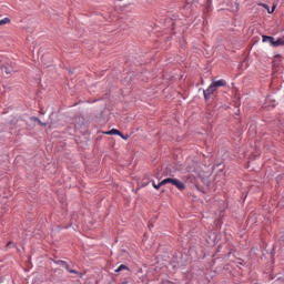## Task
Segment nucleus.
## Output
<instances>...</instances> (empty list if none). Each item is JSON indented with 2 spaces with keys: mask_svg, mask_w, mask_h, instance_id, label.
Returning <instances> with one entry per match:
<instances>
[{
  "mask_svg": "<svg viewBox=\"0 0 284 284\" xmlns=\"http://www.w3.org/2000/svg\"><path fill=\"white\" fill-rule=\"evenodd\" d=\"M55 263H58V264H59V263H62V266H63L64 268H67L68 272L71 273V274H79L78 271L70 268V266H69V264L67 263V261L58 260V261H55Z\"/></svg>",
  "mask_w": 284,
  "mask_h": 284,
  "instance_id": "3",
  "label": "nucleus"
},
{
  "mask_svg": "<svg viewBox=\"0 0 284 284\" xmlns=\"http://www.w3.org/2000/svg\"><path fill=\"white\" fill-rule=\"evenodd\" d=\"M10 22H11L10 18H3L2 20H0V26L10 24Z\"/></svg>",
  "mask_w": 284,
  "mask_h": 284,
  "instance_id": "10",
  "label": "nucleus"
},
{
  "mask_svg": "<svg viewBox=\"0 0 284 284\" xmlns=\"http://www.w3.org/2000/svg\"><path fill=\"white\" fill-rule=\"evenodd\" d=\"M215 85V90L220 89L221 87H225L227 82L225 80H219V81H213Z\"/></svg>",
  "mask_w": 284,
  "mask_h": 284,
  "instance_id": "4",
  "label": "nucleus"
},
{
  "mask_svg": "<svg viewBox=\"0 0 284 284\" xmlns=\"http://www.w3.org/2000/svg\"><path fill=\"white\" fill-rule=\"evenodd\" d=\"M260 6H261L262 8H264V9H266L268 14L274 13V11H275V9H276V7L273 6V8H272V10H271V8H270L267 4H264L263 2H261Z\"/></svg>",
  "mask_w": 284,
  "mask_h": 284,
  "instance_id": "6",
  "label": "nucleus"
},
{
  "mask_svg": "<svg viewBox=\"0 0 284 284\" xmlns=\"http://www.w3.org/2000/svg\"><path fill=\"white\" fill-rule=\"evenodd\" d=\"M262 41H263V42H270L271 45L273 47L274 38H273V37L263 36V37H262Z\"/></svg>",
  "mask_w": 284,
  "mask_h": 284,
  "instance_id": "8",
  "label": "nucleus"
},
{
  "mask_svg": "<svg viewBox=\"0 0 284 284\" xmlns=\"http://www.w3.org/2000/svg\"><path fill=\"white\" fill-rule=\"evenodd\" d=\"M1 71L4 72V73H7V74H11V73L13 72V70L10 69V68L7 67V65H2V67H1Z\"/></svg>",
  "mask_w": 284,
  "mask_h": 284,
  "instance_id": "9",
  "label": "nucleus"
},
{
  "mask_svg": "<svg viewBox=\"0 0 284 284\" xmlns=\"http://www.w3.org/2000/svg\"><path fill=\"white\" fill-rule=\"evenodd\" d=\"M273 47H284V39L278 38L277 40L273 39Z\"/></svg>",
  "mask_w": 284,
  "mask_h": 284,
  "instance_id": "7",
  "label": "nucleus"
},
{
  "mask_svg": "<svg viewBox=\"0 0 284 284\" xmlns=\"http://www.w3.org/2000/svg\"><path fill=\"white\" fill-rule=\"evenodd\" d=\"M58 265H61V266H63V263H58Z\"/></svg>",
  "mask_w": 284,
  "mask_h": 284,
  "instance_id": "16",
  "label": "nucleus"
},
{
  "mask_svg": "<svg viewBox=\"0 0 284 284\" xmlns=\"http://www.w3.org/2000/svg\"><path fill=\"white\" fill-rule=\"evenodd\" d=\"M215 91H216V85H215L214 80H213L212 84L209 85V88L203 91L204 100H209V98H211L212 94H214Z\"/></svg>",
  "mask_w": 284,
  "mask_h": 284,
  "instance_id": "2",
  "label": "nucleus"
},
{
  "mask_svg": "<svg viewBox=\"0 0 284 284\" xmlns=\"http://www.w3.org/2000/svg\"><path fill=\"white\" fill-rule=\"evenodd\" d=\"M169 183H171V185L178 187L179 190L186 189V185L183 182H181V180L173 179V178H166V179L162 180L161 185H168Z\"/></svg>",
  "mask_w": 284,
  "mask_h": 284,
  "instance_id": "1",
  "label": "nucleus"
},
{
  "mask_svg": "<svg viewBox=\"0 0 284 284\" xmlns=\"http://www.w3.org/2000/svg\"><path fill=\"white\" fill-rule=\"evenodd\" d=\"M104 134L106 135H122L121 131L118 129H112L110 131H105Z\"/></svg>",
  "mask_w": 284,
  "mask_h": 284,
  "instance_id": "5",
  "label": "nucleus"
},
{
  "mask_svg": "<svg viewBox=\"0 0 284 284\" xmlns=\"http://www.w3.org/2000/svg\"><path fill=\"white\" fill-rule=\"evenodd\" d=\"M123 270H129V268H128V265L121 264V265L115 270V273L123 272Z\"/></svg>",
  "mask_w": 284,
  "mask_h": 284,
  "instance_id": "11",
  "label": "nucleus"
},
{
  "mask_svg": "<svg viewBox=\"0 0 284 284\" xmlns=\"http://www.w3.org/2000/svg\"><path fill=\"white\" fill-rule=\"evenodd\" d=\"M153 187L156 190H160L161 186H164V184H162V182H160L159 184H156L155 182L152 183Z\"/></svg>",
  "mask_w": 284,
  "mask_h": 284,
  "instance_id": "12",
  "label": "nucleus"
},
{
  "mask_svg": "<svg viewBox=\"0 0 284 284\" xmlns=\"http://www.w3.org/2000/svg\"><path fill=\"white\" fill-rule=\"evenodd\" d=\"M162 284H174V282L166 280V281H162Z\"/></svg>",
  "mask_w": 284,
  "mask_h": 284,
  "instance_id": "14",
  "label": "nucleus"
},
{
  "mask_svg": "<svg viewBox=\"0 0 284 284\" xmlns=\"http://www.w3.org/2000/svg\"><path fill=\"white\" fill-rule=\"evenodd\" d=\"M11 245V242L8 243V247Z\"/></svg>",
  "mask_w": 284,
  "mask_h": 284,
  "instance_id": "17",
  "label": "nucleus"
},
{
  "mask_svg": "<svg viewBox=\"0 0 284 284\" xmlns=\"http://www.w3.org/2000/svg\"><path fill=\"white\" fill-rule=\"evenodd\" d=\"M120 138L128 140L129 135H124L123 133H121Z\"/></svg>",
  "mask_w": 284,
  "mask_h": 284,
  "instance_id": "15",
  "label": "nucleus"
},
{
  "mask_svg": "<svg viewBox=\"0 0 284 284\" xmlns=\"http://www.w3.org/2000/svg\"><path fill=\"white\" fill-rule=\"evenodd\" d=\"M31 121L38 122L41 126H45V124L42 123L41 120L38 118H31Z\"/></svg>",
  "mask_w": 284,
  "mask_h": 284,
  "instance_id": "13",
  "label": "nucleus"
}]
</instances>
